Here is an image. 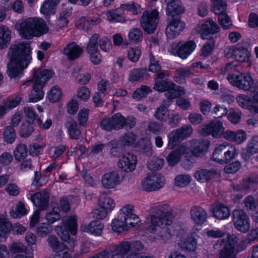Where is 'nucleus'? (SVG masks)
Listing matches in <instances>:
<instances>
[{"mask_svg":"<svg viewBox=\"0 0 258 258\" xmlns=\"http://www.w3.org/2000/svg\"><path fill=\"white\" fill-rule=\"evenodd\" d=\"M31 49L28 43H19L11 45L8 52L9 62L7 73L11 78H20L23 71L30 63Z\"/></svg>","mask_w":258,"mask_h":258,"instance_id":"nucleus-1","label":"nucleus"},{"mask_svg":"<svg viewBox=\"0 0 258 258\" xmlns=\"http://www.w3.org/2000/svg\"><path fill=\"white\" fill-rule=\"evenodd\" d=\"M77 227L76 216L63 219L62 225L56 226L55 231L63 242L60 243L55 236L50 235L47 238L49 245L54 251H61L66 248L70 251H74L75 242L73 239H71L69 233L75 235L77 233Z\"/></svg>","mask_w":258,"mask_h":258,"instance_id":"nucleus-2","label":"nucleus"},{"mask_svg":"<svg viewBox=\"0 0 258 258\" xmlns=\"http://www.w3.org/2000/svg\"><path fill=\"white\" fill-rule=\"evenodd\" d=\"M184 12V8L179 0H175L167 5V26L165 33L168 39H174L184 29L185 24L181 20V15Z\"/></svg>","mask_w":258,"mask_h":258,"instance_id":"nucleus-3","label":"nucleus"},{"mask_svg":"<svg viewBox=\"0 0 258 258\" xmlns=\"http://www.w3.org/2000/svg\"><path fill=\"white\" fill-rule=\"evenodd\" d=\"M173 210L167 204L155 205L149 210L151 225L147 230L150 233H155L157 227L165 228L170 225L173 219Z\"/></svg>","mask_w":258,"mask_h":258,"instance_id":"nucleus-4","label":"nucleus"},{"mask_svg":"<svg viewBox=\"0 0 258 258\" xmlns=\"http://www.w3.org/2000/svg\"><path fill=\"white\" fill-rule=\"evenodd\" d=\"M49 29L44 21L40 18H29L21 23L20 34L27 39L39 37L48 32Z\"/></svg>","mask_w":258,"mask_h":258,"instance_id":"nucleus-5","label":"nucleus"},{"mask_svg":"<svg viewBox=\"0 0 258 258\" xmlns=\"http://www.w3.org/2000/svg\"><path fill=\"white\" fill-rule=\"evenodd\" d=\"M52 75L53 72L50 70L39 71L37 69L34 71L33 78L34 81L33 90L29 96V102H37L43 98L44 92L42 88L47 81L52 77Z\"/></svg>","mask_w":258,"mask_h":258,"instance_id":"nucleus-6","label":"nucleus"},{"mask_svg":"<svg viewBox=\"0 0 258 258\" xmlns=\"http://www.w3.org/2000/svg\"><path fill=\"white\" fill-rule=\"evenodd\" d=\"M197 30L201 34L203 39H208L202 49V55L204 56L209 55L213 50L215 41L213 38L208 39L207 37L210 35L216 33L220 31L217 24L212 20H207L199 26Z\"/></svg>","mask_w":258,"mask_h":258,"instance_id":"nucleus-7","label":"nucleus"},{"mask_svg":"<svg viewBox=\"0 0 258 258\" xmlns=\"http://www.w3.org/2000/svg\"><path fill=\"white\" fill-rule=\"evenodd\" d=\"M236 149L231 144H222L216 148L212 159L221 164H227L235 158Z\"/></svg>","mask_w":258,"mask_h":258,"instance_id":"nucleus-8","label":"nucleus"},{"mask_svg":"<svg viewBox=\"0 0 258 258\" xmlns=\"http://www.w3.org/2000/svg\"><path fill=\"white\" fill-rule=\"evenodd\" d=\"M158 21V12L156 9L151 12L145 11L140 18V24L142 27L148 34L154 32Z\"/></svg>","mask_w":258,"mask_h":258,"instance_id":"nucleus-9","label":"nucleus"},{"mask_svg":"<svg viewBox=\"0 0 258 258\" xmlns=\"http://www.w3.org/2000/svg\"><path fill=\"white\" fill-rule=\"evenodd\" d=\"M227 79L230 83L240 89L249 90L253 84V80L249 74H244L239 72L232 75H228Z\"/></svg>","mask_w":258,"mask_h":258,"instance_id":"nucleus-10","label":"nucleus"},{"mask_svg":"<svg viewBox=\"0 0 258 258\" xmlns=\"http://www.w3.org/2000/svg\"><path fill=\"white\" fill-rule=\"evenodd\" d=\"M232 221L235 228L241 232L246 233L250 228L248 216L241 209H235L232 211Z\"/></svg>","mask_w":258,"mask_h":258,"instance_id":"nucleus-11","label":"nucleus"},{"mask_svg":"<svg viewBox=\"0 0 258 258\" xmlns=\"http://www.w3.org/2000/svg\"><path fill=\"white\" fill-rule=\"evenodd\" d=\"M192 132L190 125H184L181 127L175 130L168 135V148L172 149L181 141L189 137Z\"/></svg>","mask_w":258,"mask_h":258,"instance_id":"nucleus-12","label":"nucleus"},{"mask_svg":"<svg viewBox=\"0 0 258 258\" xmlns=\"http://www.w3.org/2000/svg\"><path fill=\"white\" fill-rule=\"evenodd\" d=\"M169 75L167 72L160 71L156 75L154 89L158 92H170L174 91L175 84L169 79Z\"/></svg>","mask_w":258,"mask_h":258,"instance_id":"nucleus-13","label":"nucleus"},{"mask_svg":"<svg viewBox=\"0 0 258 258\" xmlns=\"http://www.w3.org/2000/svg\"><path fill=\"white\" fill-rule=\"evenodd\" d=\"M143 248L144 245L140 241H123L115 245L112 251L124 256L130 252L135 253Z\"/></svg>","mask_w":258,"mask_h":258,"instance_id":"nucleus-14","label":"nucleus"},{"mask_svg":"<svg viewBox=\"0 0 258 258\" xmlns=\"http://www.w3.org/2000/svg\"><path fill=\"white\" fill-rule=\"evenodd\" d=\"M164 184V178L160 173H152L143 180L142 186L148 191L160 189Z\"/></svg>","mask_w":258,"mask_h":258,"instance_id":"nucleus-15","label":"nucleus"},{"mask_svg":"<svg viewBox=\"0 0 258 258\" xmlns=\"http://www.w3.org/2000/svg\"><path fill=\"white\" fill-rule=\"evenodd\" d=\"M224 130L222 123L219 121H212L209 124H202L199 128V132L202 136L207 137L211 135L214 138H218Z\"/></svg>","mask_w":258,"mask_h":258,"instance_id":"nucleus-16","label":"nucleus"},{"mask_svg":"<svg viewBox=\"0 0 258 258\" xmlns=\"http://www.w3.org/2000/svg\"><path fill=\"white\" fill-rule=\"evenodd\" d=\"M196 47V44L193 41H189L184 43L179 42L175 48L172 50V52L179 57L185 59L195 50Z\"/></svg>","mask_w":258,"mask_h":258,"instance_id":"nucleus-17","label":"nucleus"},{"mask_svg":"<svg viewBox=\"0 0 258 258\" xmlns=\"http://www.w3.org/2000/svg\"><path fill=\"white\" fill-rule=\"evenodd\" d=\"M137 157L132 154L123 155L118 161V167L122 171L129 172L133 171L137 164Z\"/></svg>","mask_w":258,"mask_h":258,"instance_id":"nucleus-18","label":"nucleus"},{"mask_svg":"<svg viewBox=\"0 0 258 258\" xmlns=\"http://www.w3.org/2000/svg\"><path fill=\"white\" fill-rule=\"evenodd\" d=\"M49 194L45 190L37 192L31 196V200L40 211L45 210L49 203Z\"/></svg>","mask_w":258,"mask_h":258,"instance_id":"nucleus-19","label":"nucleus"},{"mask_svg":"<svg viewBox=\"0 0 258 258\" xmlns=\"http://www.w3.org/2000/svg\"><path fill=\"white\" fill-rule=\"evenodd\" d=\"M210 143L208 140H194L191 142L190 150L196 157H200L204 155L209 147Z\"/></svg>","mask_w":258,"mask_h":258,"instance_id":"nucleus-20","label":"nucleus"},{"mask_svg":"<svg viewBox=\"0 0 258 258\" xmlns=\"http://www.w3.org/2000/svg\"><path fill=\"white\" fill-rule=\"evenodd\" d=\"M190 219L196 224L201 225L207 219L206 211L200 206H194L190 210Z\"/></svg>","mask_w":258,"mask_h":258,"instance_id":"nucleus-21","label":"nucleus"},{"mask_svg":"<svg viewBox=\"0 0 258 258\" xmlns=\"http://www.w3.org/2000/svg\"><path fill=\"white\" fill-rule=\"evenodd\" d=\"M101 182L105 188H112L119 183L118 173L115 171L107 172L103 175Z\"/></svg>","mask_w":258,"mask_h":258,"instance_id":"nucleus-22","label":"nucleus"},{"mask_svg":"<svg viewBox=\"0 0 258 258\" xmlns=\"http://www.w3.org/2000/svg\"><path fill=\"white\" fill-rule=\"evenodd\" d=\"M63 52L70 60H74L80 57L83 50L75 42H72L64 48Z\"/></svg>","mask_w":258,"mask_h":258,"instance_id":"nucleus-23","label":"nucleus"},{"mask_svg":"<svg viewBox=\"0 0 258 258\" xmlns=\"http://www.w3.org/2000/svg\"><path fill=\"white\" fill-rule=\"evenodd\" d=\"M212 212L213 216L220 220L227 219L230 215L229 208L219 202H216L213 205Z\"/></svg>","mask_w":258,"mask_h":258,"instance_id":"nucleus-24","label":"nucleus"},{"mask_svg":"<svg viewBox=\"0 0 258 258\" xmlns=\"http://www.w3.org/2000/svg\"><path fill=\"white\" fill-rule=\"evenodd\" d=\"M103 228V225L98 220L93 221L89 224L82 225L81 227L82 231L96 235H100L102 233Z\"/></svg>","mask_w":258,"mask_h":258,"instance_id":"nucleus-25","label":"nucleus"},{"mask_svg":"<svg viewBox=\"0 0 258 258\" xmlns=\"http://www.w3.org/2000/svg\"><path fill=\"white\" fill-rule=\"evenodd\" d=\"M217 174V171L214 169L207 170L205 169L197 171L195 174V177L202 182H207L214 177Z\"/></svg>","mask_w":258,"mask_h":258,"instance_id":"nucleus-26","label":"nucleus"},{"mask_svg":"<svg viewBox=\"0 0 258 258\" xmlns=\"http://www.w3.org/2000/svg\"><path fill=\"white\" fill-rule=\"evenodd\" d=\"M11 38V32L9 28L4 26H0V49L7 48Z\"/></svg>","mask_w":258,"mask_h":258,"instance_id":"nucleus-27","label":"nucleus"},{"mask_svg":"<svg viewBox=\"0 0 258 258\" xmlns=\"http://www.w3.org/2000/svg\"><path fill=\"white\" fill-rule=\"evenodd\" d=\"M66 126L68 127L69 136L72 139L78 140L81 135L77 122L73 119L67 120Z\"/></svg>","mask_w":258,"mask_h":258,"instance_id":"nucleus-28","label":"nucleus"},{"mask_svg":"<svg viewBox=\"0 0 258 258\" xmlns=\"http://www.w3.org/2000/svg\"><path fill=\"white\" fill-rule=\"evenodd\" d=\"M148 76L146 68L134 69L130 73L128 80L130 82H136L147 79Z\"/></svg>","mask_w":258,"mask_h":258,"instance_id":"nucleus-29","label":"nucleus"},{"mask_svg":"<svg viewBox=\"0 0 258 258\" xmlns=\"http://www.w3.org/2000/svg\"><path fill=\"white\" fill-rule=\"evenodd\" d=\"M257 183L258 175L254 173H251L243 179L240 183V186L243 189L248 190L254 187L255 185Z\"/></svg>","mask_w":258,"mask_h":258,"instance_id":"nucleus-30","label":"nucleus"},{"mask_svg":"<svg viewBox=\"0 0 258 258\" xmlns=\"http://www.w3.org/2000/svg\"><path fill=\"white\" fill-rule=\"evenodd\" d=\"M100 39L99 35L95 33L90 38L87 45V51L90 55L95 54L98 49V42Z\"/></svg>","mask_w":258,"mask_h":258,"instance_id":"nucleus-31","label":"nucleus"},{"mask_svg":"<svg viewBox=\"0 0 258 258\" xmlns=\"http://www.w3.org/2000/svg\"><path fill=\"white\" fill-rule=\"evenodd\" d=\"M184 153V148L180 147L171 152L166 157L169 165L174 166L180 160L181 155Z\"/></svg>","mask_w":258,"mask_h":258,"instance_id":"nucleus-32","label":"nucleus"},{"mask_svg":"<svg viewBox=\"0 0 258 258\" xmlns=\"http://www.w3.org/2000/svg\"><path fill=\"white\" fill-rule=\"evenodd\" d=\"M234 58L239 62L247 61L249 59L250 53L246 48L241 46L236 47Z\"/></svg>","mask_w":258,"mask_h":258,"instance_id":"nucleus-33","label":"nucleus"},{"mask_svg":"<svg viewBox=\"0 0 258 258\" xmlns=\"http://www.w3.org/2000/svg\"><path fill=\"white\" fill-rule=\"evenodd\" d=\"M99 207L106 210L111 211L114 207V203L112 199L105 195H101L98 200Z\"/></svg>","mask_w":258,"mask_h":258,"instance_id":"nucleus-34","label":"nucleus"},{"mask_svg":"<svg viewBox=\"0 0 258 258\" xmlns=\"http://www.w3.org/2000/svg\"><path fill=\"white\" fill-rule=\"evenodd\" d=\"M12 224L7 219L0 217V241L6 238V235L11 231Z\"/></svg>","mask_w":258,"mask_h":258,"instance_id":"nucleus-35","label":"nucleus"},{"mask_svg":"<svg viewBox=\"0 0 258 258\" xmlns=\"http://www.w3.org/2000/svg\"><path fill=\"white\" fill-rule=\"evenodd\" d=\"M28 154V149L24 144H19L14 151V155L17 161H21L24 159Z\"/></svg>","mask_w":258,"mask_h":258,"instance_id":"nucleus-36","label":"nucleus"},{"mask_svg":"<svg viewBox=\"0 0 258 258\" xmlns=\"http://www.w3.org/2000/svg\"><path fill=\"white\" fill-rule=\"evenodd\" d=\"M100 21L101 20L99 18H94L90 20L82 18L79 20L77 27L78 29L87 31L91 27V26L98 24L100 22Z\"/></svg>","mask_w":258,"mask_h":258,"instance_id":"nucleus-37","label":"nucleus"},{"mask_svg":"<svg viewBox=\"0 0 258 258\" xmlns=\"http://www.w3.org/2000/svg\"><path fill=\"white\" fill-rule=\"evenodd\" d=\"M218 15V21L221 27L224 29H228L230 28L232 25V21L230 18L224 12H221Z\"/></svg>","mask_w":258,"mask_h":258,"instance_id":"nucleus-38","label":"nucleus"},{"mask_svg":"<svg viewBox=\"0 0 258 258\" xmlns=\"http://www.w3.org/2000/svg\"><path fill=\"white\" fill-rule=\"evenodd\" d=\"M16 133L15 129L12 126H7L4 130V138L5 141L8 144H12L16 139Z\"/></svg>","mask_w":258,"mask_h":258,"instance_id":"nucleus-39","label":"nucleus"},{"mask_svg":"<svg viewBox=\"0 0 258 258\" xmlns=\"http://www.w3.org/2000/svg\"><path fill=\"white\" fill-rule=\"evenodd\" d=\"M213 7L211 11L215 14L224 12L227 9L226 0H212Z\"/></svg>","mask_w":258,"mask_h":258,"instance_id":"nucleus-40","label":"nucleus"},{"mask_svg":"<svg viewBox=\"0 0 258 258\" xmlns=\"http://www.w3.org/2000/svg\"><path fill=\"white\" fill-rule=\"evenodd\" d=\"M164 160L157 157H154L147 164V167L150 170L156 171L160 170L164 164Z\"/></svg>","mask_w":258,"mask_h":258,"instance_id":"nucleus-41","label":"nucleus"},{"mask_svg":"<svg viewBox=\"0 0 258 258\" xmlns=\"http://www.w3.org/2000/svg\"><path fill=\"white\" fill-rule=\"evenodd\" d=\"M136 138V135L133 133H127L124 134L120 139V144H121L122 147L123 148L125 146H129L134 144Z\"/></svg>","mask_w":258,"mask_h":258,"instance_id":"nucleus-42","label":"nucleus"},{"mask_svg":"<svg viewBox=\"0 0 258 258\" xmlns=\"http://www.w3.org/2000/svg\"><path fill=\"white\" fill-rule=\"evenodd\" d=\"M219 258H236L234 253V248L230 245H225L222 248L219 254Z\"/></svg>","mask_w":258,"mask_h":258,"instance_id":"nucleus-43","label":"nucleus"},{"mask_svg":"<svg viewBox=\"0 0 258 258\" xmlns=\"http://www.w3.org/2000/svg\"><path fill=\"white\" fill-rule=\"evenodd\" d=\"M191 178L190 176L185 174H180L176 176L174 179V184L180 187L187 186L190 183Z\"/></svg>","mask_w":258,"mask_h":258,"instance_id":"nucleus-44","label":"nucleus"},{"mask_svg":"<svg viewBox=\"0 0 258 258\" xmlns=\"http://www.w3.org/2000/svg\"><path fill=\"white\" fill-rule=\"evenodd\" d=\"M45 218L47 222L52 224L54 222L59 220L61 218V216L59 214V209L58 207L54 208L49 212L46 214Z\"/></svg>","mask_w":258,"mask_h":258,"instance_id":"nucleus-45","label":"nucleus"},{"mask_svg":"<svg viewBox=\"0 0 258 258\" xmlns=\"http://www.w3.org/2000/svg\"><path fill=\"white\" fill-rule=\"evenodd\" d=\"M250 96L253 98L254 101L251 102L250 111L253 113H258V83L255 85L253 90L251 91Z\"/></svg>","mask_w":258,"mask_h":258,"instance_id":"nucleus-46","label":"nucleus"},{"mask_svg":"<svg viewBox=\"0 0 258 258\" xmlns=\"http://www.w3.org/2000/svg\"><path fill=\"white\" fill-rule=\"evenodd\" d=\"M120 10L116 9L115 10H112L107 13V19L110 22H123L125 21V19L118 12H119Z\"/></svg>","mask_w":258,"mask_h":258,"instance_id":"nucleus-47","label":"nucleus"},{"mask_svg":"<svg viewBox=\"0 0 258 258\" xmlns=\"http://www.w3.org/2000/svg\"><path fill=\"white\" fill-rule=\"evenodd\" d=\"M124 223L129 227H134L140 222L139 218L134 214H128L124 216Z\"/></svg>","mask_w":258,"mask_h":258,"instance_id":"nucleus-48","label":"nucleus"},{"mask_svg":"<svg viewBox=\"0 0 258 258\" xmlns=\"http://www.w3.org/2000/svg\"><path fill=\"white\" fill-rule=\"evenodd\" d=\"M151 91V90L149 87L142 85L134 92L133 94V97L134 99L139 100L143 97H145L147 94Z\"/></svg>","mask_w":258,"mask_h":258,"instance_id":"nucleus-49","label":"nucleus"},{"mask_svg":"<svg viewBox=\"0 0 258 258\" xmlns=\"http://www.w3.org/2000/svg\"><path fill=\"white\" fill-rule=\"evenodd\" d=\"M114 130L122 128L125 124V119L120 113H116L112 116Z\"/></svg>","mask_w":258,"mask_h":258,"instance_id":"nucleus-50","label":"nucleus"},{"mask_svg":"<svg viewBox=\"0 0 258 258\" xmlns=\"http://www.w3.org/2000/svg\"><path fill=\"white\" fill-rule=\"evenodd\" d=\"M139 151L146 156H149L152 155L151 142L147 140H142L139 142Z\"/></svg>","mask_w":258,"mask_h":258,"instance_id":"nucleus-51","label":"nucleus"},{"mask_svg":"<svg viewBox=\"0 0 258 258\" xmlns=\"http://www.w3.org/2000/svg\"><path fill=\"white\" fill-rule=\"evenodd\" d=\"M33 124L27 123H23L20 127V136L22 137L27 138L34 132Z\"/></svg>","mask_w":258,"mask_h":258,"instance_id":"nucleus-52","label":"nucleus"},{"mask_svg":"<svg viewBox=\"0 0 258 258\" xmlns=\"http://www.w3.org/2000/svg\"><path fill=\"white\" fill-rule=\"evenodd\" d=\"M51 226L48 223H43L39 225L36 230V233L38 236L43 237L50 233Z\"/></svg>","mask_w":258,"mask_h":258,"instance_id":"nucleus-53","label":"nucleus"},{"mask_svg":"<svg viewBox=\"0 0 258 258\" xmlns=\"http://www.w3.org/2000/svg\"><path fill=\"white\" fill-rule=\"evenodd\" d=\"M53 4L52 1L47 0L42 5L41 12L46 15L54 14L55 13L54 8L56 5Z\"/></svg>","mask_w":258,"mask_h":258,"instance_id":"nucleus-54","label":"nucleus"},{"mask_svg":"<svg viewBox=\"0 0 258 258\" xmlns=\"http://www.w3.org/2000/svg\"><path fill=\"white\" fill-rule=\"evenodd\" d=\"M130 39L134 42L141 41L143 39L142 30L139 28H133L128 34Z\"/></svg>","mask_w":258,"mask_h":258,"instance_id":"nucleus-55","label":"nucleus"},{"mask_svg":"<svg viewBox=\"0 0 258 258\" xmlns=\"http://www.w3.org/2000/svg\"><path fill=\"white\" fill-rule=\"evenodd\" d=\"M61 96V92L60 88L55 86L51 89L48 97L50 101L52 102H56L59 100Z\"/></svg>","mask_w":258,"mask_h":258,"instance_id":"nucleus-56","label":"nucleus"},{"mask_svg":"<svg viewBox=\"0 0 258 258\" xmlns=\"http://www.w3.org/2000/svg\"><path fill=\"white\" fill-rule=\"evenodd\" d=\"M70 15V12L67 10L63 11L60 13L56 23V25L59 28H61L67 26L69 23L68 18Z\"/></svg>","mask_w":258,"mask_h":258,"instance_id":"nucleus-57","label":"nucleus"},{"mask_svg":"<svg viewBox=\"0 0 258 258\" xmlns=\"http://www.w3.org/2000/svg\"><path fill=\"white\" fill-rule=\"evenodd\" d=\"M236 100L238 104L243 108H248L250 110L251 102H253L249 99V97L245 95H239L236 97Z\"/></svg>","mask_w":258,"mask_h":258,"instance_id":"nucleus-58","label":"nucleus"},{"mask_svg":"<svg viewBox=\"0 0 258 258\" xmlns=\"http://www.w3.org/2000/svg\"><path fill=\"white\" fill-rule=\"evenodd\" d=\"M27 210L25 209L24 204L22 202L18 203L17 207L15 209V211L12 210V211L10 212L11 216L14 218H17L19 215L21 216L26 214Z\"/></svg>","mask_w":258,"mask_h":258,"instance_id":"nucleus-59","label":"nucleus"},{"mask_svg":"<svg viewBox=\"0 0 258 258\" xmlns=\"http://www.w3.org/2000/svg\"><path fill=\"white\" fill-rule=\"evenodd\" d=\"M175 91L172 90L170 92L165 93V95L167 99L162 101V104L159 107L164 109H168V107L171 105L172 100L175 98Z\"/></svg>","mask_w":258,"mask_h":258,"instance_id":"nucleus-60","label":"nucleus"},{"mask_svg":"<svg viewBox=\"0 0 258 258\" xmlns=\"http://www.w3.org/2000/svg\"><path fill=\"white\" fill-rule=\"evenodd\" d=\"M245 207L247 210L255 211L257 207V203L256 199L251 196H249L244 200Z\"/></svg>","mask_w":258,"mask_h":258,"instance_id":"nucleus-61","label":"nucleus"},{"mask_svg":"<svg viewBox=\"0 0 258 258\" xmlns=\"http://www.w3.org/2000/svg\"><path fill=\"white\" fill-rule=\"evenodd\" d=\"M228 118L232 123L237 124L240 120L241 112L233 108H230L228 115Z\"/></svg>","mask_w":258,"mask_h":258,"instance_id":"nucleus-62","label":"nucleus"},{"mask_svg":"<svg viewBox=\"0 0 258 258\" xmlns=\"http://www.w3.org/2000/svg\"><path fill=\"white\" fill-rule=\"evenodd\" d=\"M181 248L189 251H194L197 248V242L195 239L190 238L183 243H181Z\"/></svg>","mask_w":258,"mask_h":258,"instance_id":"nucleus-63","label":"nucleus"},{"mask_svg":"<svg viewBox=\"0 0 258 258\" xmlns=\"http://www.w3.org/2000/svg\"><path fill=\"white\" fill-rule=\"evenodd\" d=\"M240 167V163L238 161H236L225 166L224 170L228 174L234 173L239 170Z\"/></svg>","mask_w":258,"mask_h":258,"instance_id":"nucleus-64","label":"nucleus"}]
</instances>
